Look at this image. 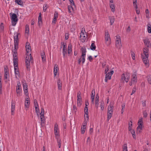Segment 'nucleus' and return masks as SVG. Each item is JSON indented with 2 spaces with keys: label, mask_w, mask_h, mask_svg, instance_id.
Returning <instances> with one entry per match:
<instances>
[{
  "label": "nucleus",
  "mask_w": 151,
  "mask_h": 151,
  "mask_svg": "<svg viewBox=\"0 0 151 151\" xmlns=\"http://www.w3.org/2000/svg\"><path fill=\"white\" fill-rule=\"evenodd\" d=\"M69 1H70V5H73V6L75 7L76 6L75 5L74 3V1H73V0H69Z\"/></svg>",
  "instance_id": "obj_53"
},
{
  "label": "nucleus",
  "mask_w": 151,
  "mask_h": 151,
  "mask_svg": "<svg viewBox=\"0 0 151 151\" xmlns=\"http://www.w3.org/2000/svg\"><path fill=\"white\" fill-rule=\"evenodd\" d=\"M86 127H81V132L82 134H83L85 132L86 129Z\"/></svg>",
  "instance_id": "obj_43"
},
{
  "label": "nucleus",
  "mask_w": 151,
  "mask_h": 151,
  "mask_svg": "<svg viewBox=\"0 0 151 151\" xmlns=\"http://www.w3.org/2000/svg\"><path fill=\"white\" fill-rule=\"evenodd\" d=\"M81 93L80 91H79L77 93V99H81Z\"/></svg>",
  "instance_id": "obj_49"
},
{
  "label": "nucleus",
  "mask_w": 151,
  "mask_h": 151,
  "mask_svg": "<svg viewBox=\"0 0 151 151\" xmlns=\"http://www.w3.org/2000/svg\"><path fill=\"white\" fill-rule=\"evenodd\" d=\"M95 97V90H93L92 92L91 96V102L93 104L94 103Z\"/></svg>",
  "instance_id": "obj_17"
},
{
  "label": "nucleus",
  "mask_w": 151,
  "mask_h": 151,
  "mask_svg": "<svg viewBox=\"0 0 151 151\" xmlns=\"http://www.w3.org/2000/svg\"><path fill=\"white\" fill-rule=\"evenodd\" d=\"M110 7L111 9V11L112 12H114L115 11V7L114 4H110Z\"/></svg>",
  "instance_id": "obj_29"
},
{
  "label": "nucleus",
  "mask_w": 151,
  "mask_h": 151,
  "mask_svg": "<svg viewBox=\"0 0 151 151\" xmlns=\"http://www.w3.org/2000/svg\"><path fill=\"white\" fill-rule=\"evenodd\" d=\"M147 113L146 111H145L143 112V116L145 118L147 116Z\"/></svg>",
  "instance_id": "obj_56"
},
{
  "label": "nucleus",
  "mask_w": 151,
  "mask_h": 151,
  "mask_svg": "<svg viewBox=\"0 0 151 151\" xmlns=\"http://www.w3.org/2000/svg\"><path fill=\"white\" fill-rule=\"evenodd\" d=\"M105 41L106 44L107 46H109L111 44V39L108 32H105Z\"/></svg>",
  "instance_id": "obj_5"
},
{
  "label": "nucleus",
  "mask_w": 151,
  "mask_h": 151,
  "mask_svg": "<svg viewBox=\"0 0 151 151\" xmlns=\"http://www.w3.org/2000/svg\"><path fill=\"white\" fill-rule=\"evenodd\" d=\"M73 110L74 111L75 113H76V106L74 105L73 106Z\"/></svg>",
  "instance_id": "obj_62"
},
{
  "label": "nucleus",
  "mask_w": 151,
  "mask_h": 151,
  "mask_svg": "<svg viewBox=\"0 0 151 151\" xmlns=\"http://www.w3.org/2000/svg\"><path fill=\"white\" fill-rule=\"evenodd\" d=\"M34 101L35 107H38L39 106L37 100L36 99H34Z\"/></svg>",
  "instance_id": "obj_41"
},
{
  "label": "nucleus",
  "mask_w": 151,
  "mask_h": 151,
  "mask_svg": "<svg viewBox=\"0 0 151 151\" xmlns=\"http://www.w3.org/2000/svg\"><path fill=\"white\" fill-rule=\"evenodd\" d=\"M130 131V132L132 134V136L133 138L134 139L136 137H135V132L134 130V129H132Z\"/></svg>",
  "instance_id": "obj_35"
},
{
  "label": "nucleus",
  "mask_w": 151,
  "mask_h": 151,
  "mask_svg": "<svg viewBox=\"0 0 151 151\" xmlns=\"http://www.w3.org/2000/svg\"><path fill=\"white\" fill-rule=\"evenodd\" d=\"M41 56L42 58V61H45V53L44 52H42L41 54Z\"/></svg>",
  "instance_id": "obj_27"
},
{
  "label": "nucleus",
  "mask_w": 151,
  "mask_h": 151,
  "mask_svg": "<svg viewBox=\"0 0 151 151\" xmlns=\"http://www.w3.org/2000/svg\"><path fill=\"white\" fill-rule=\"evenodd\" d=\"M123 151H128L127 147L126 144H124L123 145Z\"/></svg>",
  "instance_id": "obj_39"
},
{
  "label": "nucleus",
  "mask_w": 151,
  "mask_h": 151,
  "mask_svg": "<svg viewBox=\"0 0 151 151\" xmlns=\"http://www.w3.org/2000/svg\"><path fill=\"white\" fill-rule=\"evenodd\" d=\"M133 1V6L136 9L137 8V6L136 4L137 0H132Z\"/></svg>",
  "instance_id": "obj_38"
},
{
  "label": "nucleus",
  "mask_w": 151,
  "mask_h": 151,
  "mask_svg": "<svg viewBox=\"0 0 151 151\" xmlns=\"http://www.w3.org/2000/svg\"><path fill=\"white\" fill-rule=\"evenodd\" d=\"M93 132V129L92 128H91L89 130V133L91 134H92Z\"/></svg>",
  "instance_id": "obj_63"
},
{
  "label": "nucleus",
  "mask_w": 151,
  "mask_h": 151,
  "mask_svg": "<svg viewBox=\"0 0 151 151\" xmlns=\"http://www.w3.org/2000/svg\"><path fill=\"white\" fill-rule=\"evenodd\" d=\"M15 2L19 5H21L22 2L21 0H15Z\"/></svg>",
  "instance_id": "obj_42"
},
{
  "label": "nucleus",
  "mask_w": 151,
  "mask_h": 151,
  "mask_svg": "<svg viewBox=\"0 0 151 151\" xmlns=\"http://www.w3.org/2000/svg\"><path fill=\"white\" fill-rule=\"evenodd\" d=\"M58 13L55 12L54 14V18H55V19H57L58 18Z\"/></svg>",
  "instance_id": "obj_51"
},
{
  "label": "nucleus",
  "mask_w": 151,
  "mask_h": 151,
  "mask_svg": "<svg viewBox=\"0 0 151 151\" xmlns=\"http://www.w3.org/2000/svg\"><path fill=\"white\" fill-rule=\"evenodd\" d=\"M15 104L13 102H12L11 105V112L12 115H14L13 112L15 110Z\"/></svg>",
  "instance_id": "obj_20"
},
{
  "label": "nucleus",
  "mask_w": 151,
  "mask_h": 151,
  "mask_svg": "<svg viewBox=\"0 0 151 151\" xmlns=\"http://www.w3.org/2000/svg\"><path fill=\"white\" fill-rule=\"evenodd\" d=\"M73 5H71L68 6V9L69 13H71V10L73 11L74 10V9L75 7L74 6L73 7Z\"/></svg>",
  "instance_id": "obj_23"
},
{
  "label": "nucleus",
  "mask_w": 151,
  "mask_h": 151,
  "mask_svg": "<svg viewBox=\"0 0 151 151\" xmlns=\"http://www.w3.org/2000/svg\"><path fill=\"white\" fill-rule=\"evenodd\" d=\"M58 126L57 124H55V125L54 132L56 139H58L59 136V132L58 131Z\"/></svg>",
  "instance_id": "obj_10"
},
{
  "label": "nucleus",
  "mask_w": 151,
  "mask_h": 151,
  "mask_svg": "<svg viewBox=\"0 0 151 151\" xmlns=\"http://www.w3.org/2000/svg\"><path fill=\"white\" fill-rule=\"evenodd\" d=\"M42 22V18L41 17V14L40 13H39V16L38 17V23L39 25Z\"/></svg>",
  "instance_id": "obj_26"
},
{
  "label": "nucleus",
  "mask_w": 151,
  "mask_h": 151,
  "mask_svg": "<svg viewBox=\"0 0 151 151\" xmlns=\"http://www.w3.org/2000/svg\"><path fill=\"white\" fill-rule=\"evenodd\" d=\"M114 73V71L111 70L110 72L106 74L105 81L106 82H107L108 80H110L111 78V76Z\"/></svg>",
  "instance_id": "obj_9"
},
{
  "label": "nucleus",
  "mask_w": 151,
  "mask_h": 151,
  "mask_svg": "<svg viewBox=\"0 0 151 151\" xmlns=\"http://www.w3.org/2000/svg\"><path fill=\"white\" fill-rule=\"evenodd\" d=\"M63 56L64 57L65 55V54L66 53L67 51V48L65 46V45L63 42Z\"/></svg>",
  "instance_id": "obj_18"
},
{
  "label": "nucleus",
  "mask_w": 151,
  "mask_h": 151,
  "mask_svg": "<svg viewBox=\"0 0 151 151\" xmlns=\"http://www.w3.org/2000/svg\"><path fill=\"white\" fill-rule=\"evenodd\" d=\"M131 55L132 59L134 60L135 59V55L134 53L133 52H132Z\"/></svg>",
  "instance_id": "obj_55"
},
{
  "label": "nucleus",
  "mask_w": 151,
  "mask_h": 151,
  "mask_svg": "<svg viewBox=\"0 0 151 151\" xmlns=\"http://www.w3.org/2000/svg\"><path fill=\"white\" fill-rule=\"evenodd\" d=\"M25 59L26 67L27 69L29 70L30 68V63H32L33 62V59L31 54H29H29H27Z\"/></svg>",
  "instance_id": "obj_3"
},
{
  "label": "nucleus",
  "mask_w": 151,
  "mask_h": 151,
  "mask_svg": "<svg viewBox=\"0 0 151 151\" xmlns=\"http://www.w3.org/2000/svg\"><path fill=\"white\" fill-rule=\"evenodd\" d=\"M21 86V84L19 81H18V82L17 85V86L16 88H19V89H21L20 88V87Z\"/></svg>",
  "instance_id": "obj_48"
},
{
  "label": "nucleus",
  "mask_w": 151,
  "mask_h": 151,
  "mask_svg": "<svg viewBox=\"0 0 151 151\" xmlns=\"http://www.w3.org/2000/svg\"><path fill=\"white\" fill-rule=\"evenodd\" d=\"M4 28V27L3 26V23H1L0 25V31L1 32H2Z\"/></svg>",
  "instance_id": "obj_46"
},
{
  "label": "nucleus",
  "mask_w": 151,
  "mask_h": 151,
  "mask_svg": "<svg viewBox=\"0 0 151 151\" xmlns=\"http://www.w3.org/2000/svg\"><path fill=\"white\" fill-rule=\"evenodd\" d=\"M148 31L149 33H151V24L149 23L147 25Z\"/></svg>",
  "instance_id": "obj_32"
},
{
  "label": "nucleus",
  "mask_w": 151,
  "mask_h": 151,
  "mask_svg": "<svg viewBox=\"0 0 151 151\" xmlns=\"http://www.w3.org/2000/svg\"><path fill=\"white\" fill-rule=\"evenodd\" d=\"M116 37V39L115 43L116 46L118 48L120 49L122 46L120 37L118 35H117Z\"/></svg>",
  "instance_id": "obj_4"
},
{
  "label": "nucleus",
  "mask_w": 151,
  "mask_h": 151,
  "mask_svg": "<svg viewBox=\"0 0 151 151\" xmlns=\"http://www.w3.org/2000/svg\"><path fill=\"white\" fill-rule=\"evenodd\" d=\"M113 113V111L108 112V115H107V120L109 121L110 119L111 118Z\"/></svg>",
  "instance_id": "obj_25"
},
{
  "label": "nucleus",
  "mask_w": 151,
  "mask_h": 151,
  "mask_svg": "<svg viewBox=\"0 0 151 151\" xmlns=\"http://www.w3.org/2000/svg\"><path fill=\"white\" fill-rule=\"evenodd\" d=\"M21 89H19V88H16V92L17 94V96H20L21 95Z\"/></svg>",
  "instance_id": "obj_24"
},
{
  "label": "nucleus",
  "mask_w": 151,
  "mask_h": 151,
  "mask_svg": "<svg viewBox=\"0 0 151 151\" xmlns=\"http://www.w3.org/2000/svg\"><path fill=\"white\" fill-rule=\"evenodd\" d=\"M29 32V26L26 25L25 26V33L28 34Z\"/></svg>",
  "instance_id": "obj_31"
},
{
  "label": "nucleus",
  "mask_w": 151,
  "mask_h": 151,
  "mask_svg": "<svg viewBox=\"0 0 151 151\" xmlns=\"http://www.w3.org/2000/svg\"><path fill=\"white\" fill-rule=\"evenodd\" d=\"M40 118L41 124L42 125L43 124H44L45 121L44 115H40Z\"/></svg>",
  "instance_id": "obj_19"
},
{
  "label": "nucleus",
  "mask_w": 151,
  "mask_h": 151,
  "mask_svg": "<svg viewBox=\"0 0 151 151\" xmlns=\"http://www.w3.org/2000/svg\"><path fill=\"white\" fill-rule=\"evenodd\" d=\"M18 47H16L15 48V47H14V48L13 49V53H14V54H15V53H17V52L16 50H17V49H18Z\"/></svg>",
  "instance_id": "obj_54"
},
{
  "label": "nucleus",
  "mask_w": 151,
  "mask_h": 151,
  "mask_svg": "<svg viewBox=\"0 0 151 151\" xmlns=\"http://www.w3.org/2000/svg\"><path fill=\"white\" fill-rule=\"evenodd\" d=\"M131 29L130 26H129L127 29L126 32H127L129 33L131 31Z\"/></svg>",
  "instance_id": "obj_57"
},
{
  "label": "nucleus",
  "mask_w": 151,
  "mask_h": 151,
  "mask_svg": "<svg viewBox=\"0 0 151 151\" xmlns=\"http://www.w3.org/2000/svg\"><path fill=\"white\" fill-rule=\"evenodd\" d=\"M19 40H14V47L15 48L18 47Z\"/></svg>",
  "instance_id": "obj_40"
},
{
  "label": "nucleus",
  "mask_w": 151,
  "mask_h": 151,
  "mask_svg": "<svg viewBox=\"0 0 151 151\" xmlns=\"http://www.w3.org/2000/svg\"><path fill=\"white\" fill-rule=\"evenodd\" d=\"M87 122L86 120V118L85 117V116L84 121L83 123V125L82 126H83V127H86V126L87 125Z\"/></svg>",
  "instance_id": "obj_44"
},
{
  "label": "nucleus",
  "mask_w": 151,
  "mask_h": 151,
  "mask_svg": "<svg viewBox=\"0 0 151 151\" xmlns=\"http://www.w3.org/2000/svg\"><path fill=\"white\" fill-rule=\"evenodd\" d=\"M130 122H131V124L129 122V123L128 129L129 131L131 130L132 127V122L131 121H130Z\"/></svg>",
  "instance_id": "obj_45"
},
{
  "label": "nucleus",
  "mask_w": 151,
  "mask_h": 151,
  "mask_svg": "<svg viewBox=\"0 0 151 151\" xmlns=\"http://www.w3.org/2000/svg\"><path fill=\"white\" fill-rule=\"evenodd\" d=\"M30 104V101L29 99V98H27L25 99V106L26 108H29Z\"/></svg>",
  "instance_id": "obj_16"
},
{
  "label": "nucleus",
  "mask_w": 151,
  "mask_h": 151,
  "mask_svg": "<svg viewBox=\"0 0 151 151\" xmlns=\"http://www.w3.org/2000/svg\"><path fill=\"white\" fill-rule=\"evenodd\" d=\"M25 47L27 53H28L30 51H31V47L30 44L28 42L26 43Z\"/></svg>",
  "instance_id": "obj_14"
},
{
  "label": "nucleus",
  "mask_w": 151,
  "mask_h": 151,
  "mask_svg": "<svg viewBox=\"0 0 151 151\" xmlns=\"http://www.w3.org/2000/svg\"><path fill=\"white\" fill-rule=\"evenodd\" d=\"M11 20L12 25L14 26L16 24V22L18 20L17 15L14 13L13 14L11 17Z\"/></svg>",
  "instance_id": "obj_7"
},
{
  "label": "nucleus",
  "mask_w": 151,
  "mask_h": 151,
  "mask_svg": "<svg viewBox=\"0 0 151 151\" xmlns=\"http://www.w3.org/2000/svg\"><path fill=\"white\" fill-rule=\"evenodd\" d=\"M58 88L59 90L61 89V82L60 79H59L57 81Z\"/></svg>",
  "instance_id": "obj_22"
},
{
  "label": "nucleus",
  "mask_w": 151,
  "mask_h": 151,
  "mask_svg": "<svg viewBox=\"0 0 151 151\" xmlns=\"http://www.w3.org/2000/svg\"><path fill=\"white\" fill-rule=\"evenodd\" d=\"M136 90V88H134L132 90V93L131 94V95H132L135 92Z\"/></svg>",
  "instance_id": "obj_60"
},
{
  "label": "nucleus",
  "mask_w": 151,
  "mask_h": 151,
  "mask_svg": "<svg viewBox=\"0 0 151 151\" xmlns=\"http://www.w3.org/2000/svg\"><path fill=\"white\" fill-rule=\"evenodd\" d=\"M81 50L82 52V55L81 58L78 59V63L79 65L81 64V61H82L83 64L84 63L85 60L86 54V49L84 47H82L81 49Z\"/></svg>",
  "instance_id": "obj_2"
},
{
  "label": "nucleus",
  "mask_w": 151,
  "mask_h": 151,
  "mask_svg": "<svg viewBox=\"0 0 151 151\" xmlns=\"http://www.w3.org/2000/svg\"><path fill=\"white\" fill-rule=\"evenodd\" d=\"M132 80L134 82H137V73L136 72H134L132 75Z\"/></svg>",
  "instance_id": "obj_15"
},
{
  "label": "nucleus",
  "mask_w": 151,
  "mask_h": 151,
  "mask_svg": "<svg viewBox=\"0 0 151 151\" xmlns=\"http://www.w3.org/2000/svg\"><path fill=\"white\" fill-rule=\"evenodd\" d=\"M14 40H18V34H17V35L14 37Z\"/></svg>",
  "instance_id": "obj_58"
},
{
  "label": "nucleus",
  "mask_w": 151,
  "mask_h": 151,
  "mask_svg": "<svg viewBox=\"0 0 151 151\" xmlns=\"http://www.w3.org/2000/svg\"><path fill=\"white\" fill-rule=\"evenodd\" d=\"M96 46L94 43H92L90 47L91 49L92 50H94L95 49Z\"/></svg>",
  "instance_id": "obj_36"
},
{
  "label": "nucleus",
  "mask_w": 151,
  "mask_h": 151,
  "mask_svg": "<svg viewBox=\"0 0 151 151\" xmlns=\"http://www.w3.org/2000/svg\"><path fill=\"white\" fill-rule=\"evenodd\" d=\"M143 52V54H141L142 58L145 65L147 67H148L149 66V62L148 58L149 55L148 52L149 49L145 47L144 48Z\"/></svg>",
  "instance_id": "obj_1"
},
{
  "label": "nucleus",
  "mask_w": 151,
  "mask_h": 151,
  "mask_svg": "<svg viewBox=\"0 0 151 151\" xmlns=\"http://www.w3.org/2000/svg\"><path fill=\"white\" fill-rule=\"evenodd\" d=\"M57 139L58 146L60 148L61 146V141L59 139V137H58V139Z\"/></svg>",
  "instance_id": "obj_37"
},
{
  "label": "nucleus",
  "mask_w": 151,
  "mask_h": 151,
  "mask_svg": "<svg viewBox=\"0 0 151 151\" xmlns=\"http://www.w3.org/2000/svg\"><path fill=\"white\" fill-rule=\"evenodd\" d=\"M14 72L15 75H17L18 76L19 75V72L17 69L18 68V64H14Z\"/></svg>",
  "instance_id": "obj_13"
},
{
  "label": "nucleus",
  "mask_w": 151,
  "mask_h": 151,
  "mask_svg": "<svg viewBox=\"0 0 151 151\" xmlns=\"http://www.w3.org/2000/svg\"><path fill=\"white\" fill-rule=\"evenodd\" d=\"M110 20V25H112L114 23L115 19L113 17H111L109 18Z\"/></svg>",
  "instance_id": "obj_33"
},
{
  "label": "nucleus",
  "mask_w": 151,
  "mask_h": 151,
  "mask_svg": "<svg viewBox=\"0 0 151 151\" xmlns=\"http://www.w3.org/2000/svg\"><path fill=\"white\" fill-rule=\"evenodd\" d=\"M44 110L43 108H42L41 109V112L40 114V115H44Z\"/></svg>",
  "instance_id": "obj_52"
},
{
  "label": "nucleus",
  "mask_w": 151,
  "mask_h": 151,
  "mask_svg": "<svg viewBox=\"0 0 151 151\" xmlns=\"http://www.w3.org/2000/svg\"><path fill=\"white\" fill-rule=\"evenodd\" d=\"M109 70V66L107 65L105 70V73L106 74Z\"/></svg>",
  "instance_id": "obj_47"
},
{
  "label": "nucleus",
  "mask_w": 151,
  "mask_h": 151,
  "mask_svg": "<svg viewBox=\"0 0 151 151\" xmlns=\"http://www.w3.org/2000/svg\"><path fill=\"white\" fill-rule=\"evenodd\" d=\"M54 70H55V71H57L58 70V66L57 65H55Z\"/></svg>",
  "instance_id": "obj_50"
},
{
  "label": "nucleus",
  "mask_w": 151,
  "mask_h": 151,
  "mask_svg": "<svg viewBox=\"0 0 151 151\" xmlns=\"http://www.w3.org/2000/svg\"><path fill=\"white\" fill-rule=\"evenodd\" d=\"M148 83L150 84H151V78L150 77L148 78L147 79Z\"/></svg>",
  "instance_id": "obj_64"
},
{
  "label": "nucleus",
  "mask_w": 151,
  "mask_h": 151,
  "mask_svg": "<svg viewBox=\"0 0 151 151\" xmlns=\"http://www.w3.org/2000/svg\"><path fill=\"white\" fill-rule=\"evenodd\" d=\"M3 147V143L0 142V151H1Z\"/></svg>",
  "instance_id": "obj_59"
},
{
  "label": "nucleus",
  "mask_w": 151,
  "mask_h": 151,
  "mask_svg": "<svg viewBox=\"0 0 151 151\" xmlns=\"http://www.w3.org/2000/svg\"><path fill=\"white\" fill-rule=\"evenodd\" d=\"M142 118H141L139 119L138 121V126L137 128V130L139 132H141L142 129Z\"/></svg>",
  "instance_id": "obj_8"
},
{
  "label": "nucleus",
  "mask_w": 151,
  "mask_h": 151,
  "mask_svg": "<svg viewBox=\"0 0 151 151\" xmlns=\"http://www.w3.org/2000/svg\"><path fill=\"white\" fill-rule=\"evenodd\" d=\"M113 108V106L112 105L110 104V105L108 106V112H111V111H113L112 109Z\"/></svg>",
  "instance_id": "obj_28"
},
{
  "label": "nucleus",
  "mask_w": 151,
  "mask_h": 151,
  "mask_svg": "<svg viewBox=\"0 0 151 151\" xmlns=\"http://www.w3.org/2000/svg\"><path fill=\"white\" fill-rule=\"evenodd\" d=\"M72 51V46L71 44H69L68 45V52L69 54H70Z\"/></svg>",
  "instance_id": "obj_30"
},
{
  "label": "nucleus",
  "mask_w": 151,
  "mask_h": 151,
  "mask_svg": "<svg viewBox=\"0 0 151 151\" xmlns=\"http://www.w3.org/2000/svg\"><path fill=\"white\" fill-rule=\"evenodd\" d=\"M13 64H17L18 63V59L17 58V53H15V54L13 53Z\"/></svg>",
  "instance_id": "obj_12"
},
{
  "label": "nucleus",
  "mask_w": 151,
  "mask_h": 151,
  "mask_svg": "<svg viewBox=\"0 0 151 151\" xmlns=\"http://www.w3.org/2000/svg\"><path fill=\"white\" fill-rule=\"evenodd\" d=\"M47 5H46L45 6H44L43 10L44 12H45L46 11L47 8Z\"/></svg>",
  "instance_id": "obj_61"
},
{
  "label": "nucleus",
  "mask_w": 151,
  "mask_h": 151,
  "mask_svg": "<svg viewBox=\"0 0 151 151\" xmlns=\"http://www.w3.org/2000/svg\"><path fill=\"white\" fill-rule=\"evenodd\" d=\"M130 76V74L126 72V74H123L122 76V79L124 80L125 81L127 82L129 79Z\"/></svg>",
  "instance_id": "obj_6"
},
{
  "label": "nucleus",
  "mask_w": 151,
  "mask_h": 151,
  "mask_svg": "<svg viewBox=\"0 0 151 151\" xmlns=\"http://www.w3.org/2000/svg\"><path fill=\"white\" fill-rule=\"evenodd\" d=\"M143 40L145 47H146V48H148L149 47V46L150 45V41L148 39L144 40Z\"/></svg>",
  "instance_id": "obj_11"
},
{
  "label": "nucleus",
  "mask_w": 151,
  "mask_h": 151,
  "mask_svg": "<svg viewBox=\"0 0 151 151\" xmlns=\"http://www.w3.org/2000/svg\"><path fill=\"white\" fill-rule=\"evenodd\" d=\"M88 107L87 106H86L84 108V112L85 114L86 115V117L87 118V120H88L89 119V117L88 114Z\"/></svg>",
  "instance_id": "obj_21"
},
{
  "label": "nucleus",
  "mask_w": 151,
  "mask_h": 151,
  "mask_svg": "<svg viewBox=\"0 0 151 151\" xmlns=\"http://www.w3.org/2000/svg\"><path fill=\"white\" fill-rule=\"evenodd\" d=\"M81 98L77 99V105L78 106H80L81 104Z\"/></svg>",
  "instance_id": "obj_34"
}]
</instances>
